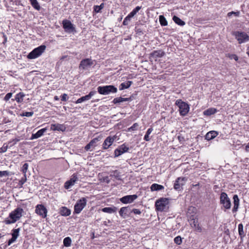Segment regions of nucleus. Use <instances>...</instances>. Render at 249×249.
Returning <instances> with one entry per match:
<instances>
[{"instance_id":"nucleus-3","label":"nucleus","mask_w":249,"mask_h":249,"mask_svg":"<svg viewBox=\"0 0 249 249\" xmlns=\"http://www.w3.org/2000/svg\"><path fill=\"white\" fill-rule=\"evenodd\" d=\"M175 104L178 107L179 112L181 115L185 116L188 113L190 107L188 104L178 99L176 101Z\"/></svg>"},{"instance_id":"nucleus-51","label":"nucleus","mask_w":249,"mask_h":249,"mask_svg":"<svg viewBox=\"0 0 249 249\" xmlns=\"http://www.w3.org/2000/svg\"><path fill=\"white\" fill-rule=\"evenodd\" d=\"M132 212L136 214H140L141 213V211L137 209H133V210H131V213Z\"/></svg>"},{"instance_id":"nucleus-44","label":"nucleus","mask_w":249,"mask_h":249,"mask_svg":"<svg viewBox=\"0 0 249 249\" xmlns=\"http://www.w3.org/2000/svg\"><path fill=\"white\" fill-rule=\"evenodd\" d=\"M131 17H129L128 15H127L124 19L123 21V25H127L129 23V22L130 21L131 19Z\"/></svg>"},{"instance_id":"nucleus-60","label":"nucleus","mask_w":249,"mask_h":249,"mask_svg":"<svg viewBox=\"0 0 249 249\" xmlns=\"http://www.w3.org/2000/svg\"><path fill=\"white\" fill-rule=\"evenodd\" d=\"M91 238V239H94L95 238L94 232L92 233Z\"/></svg>"},{"instance_id":"nucleus-54","label":"nucleus","mask_w":249,"mask_h":249,"mask_svg":"<svg viewBox=\"0 0 249 249\" xmlns=\"http://www.w3.org/2000/svg\"><path fill=\"white\" fill-rule=\"evenodd\" d=\"M16 240V239L12 237L8 242V245L10 246L11 244L14 243Z\"/></svg>"},{"instance_id":"nucleus-33","label":"nucleus","mask_w":249,"mask_h":249,"mask_svg":"<svg viewBox=\"0 0 249 249\" xmlns=\"http://www.w3.org/2000/svg\"><path fill=\"white\" fill-rule=\"evenodd\" d=\"M116 208H111V207H105L102 209V211L105 213H113L116 212Z\"/></svg>"},{"instance_id":"nucleus-45","label":"nucleus","mask_w":249,"mask_h":249,"mask_svg":"<svg viewBox=\"0 0 249 249\" xmlns=\"http://www.w3.org/2000/svg\"><path fill=\"white\" fill-rule=\"evenodd\" d=\"M9 175V172L7 171H0V177H6V176H8Z\"/></svg>"},{"instance_id":"nucleus-8","label":"nucleus","mask_w":249,"mask_h":249,"mask_svg":"<svg viewBox=\"0 0 249 249\" xmlns=\"http://www.w3.org/2000/svg\"><path fill=\"white\" fill-rule=\"evenodd\" d=\"M94 64V61L91 58H86L82 60L79 66L80 70H88Z\"/></svg>"},{"instance_id":"nucleus-12","label":"nucleus","mask_w":249,"mask_h":249,"mask_svg":"<svg viewBox=\"0 0 249 249\" xmlns=\"http://www.w3.org/2000/svg\"><path fill=\"white\" fill-rule=\"evenodd\" d=\"M138 197L137 195H127L121 197L120 201L124 204L131 203L133 202Z\"/></svg>"},{"instance_id":"nucleus-5","label":"nucleus","mask_w":249,"mask_h":249,"mask_svg":"<svg viewBox=\"0 0 249 249\" xmlns=\"http://www.w3.org/2000/svg\"><path fill=\"white\" fill-rule=\"evenodd\" d=\"M169 204V200L167 198H161L156 200L155 207L157 210L162 212L165 210Z\"/></svg>"},{"instance_id":"nucleus-63","label":"nucleus","mask_w":249,"mask_h":249,"mask_svg":"<svg viewBox=\"0 0 249 249\" xmlns=\"http://www.w3.org/2000/svg\"><path fill=\"white\" fill-rule=\"evenodd\" d=\"M247 54L249 55V48L247 49Z\"/></svg>"},{"instance_id":"nucleus-32","label":"nucleus","mask_w":249,"mask_h":249,"mask_svg":"<svg viewBox=\"0 0 249 249\" xmlns=\"http://www.w3.org/2000/svg\"><path fill=\"white\" fill-rule=\"evenodd\" d=\"M32 6L36 10H39L40 9V6L38 3L37 0H29Z\"/></svg>"},{"instance_id":"nucleus-39","label":"nucleus","mask_w":249,"mask_h":249,"mask_svg":"<svg viewBox=\"0 0 249 249\" xmlns=\"http://www.w3.org/2000/svg\"><path fill=\"white\" fill-rule=\"evenodd\" d=\"M104 7V4L103 3H101L100 5H95L94 6V11L96 13H99L101 12V10L103 9Z\"/></svg>"},{"instance_id":"nucleus-13","label":"nucleus","mask_w":249,"mask_h":249,"mask_svg":"<svg viewBox=\"0 0 249 249\" xmlns=\"http://www.w3.org/2000/svg\"><path fill=\"white\" fill-rule=\"evenodd\" d=\"M78 180L77 175L75 174H73L70 180L67 181L64 184V187L66 189H70L71 186H73L75 182Z\"/></svg>"},{"instance_id":"nucleus-49","label":"nucleus","mask_w":249,"mask_h":249,"mask_svg":"<svg viewBox=\"0 0 249 249\" xmlns=\"http://www.w3.org/2000/svg\"><path fill=\"white\" fill-rule=\"evenodd\" d=\"M191 225H194V227H196L198 230H200V228L198 226V225L197 224V221H196L195 219H193V223L191 224Z\"/></svg>"},{"instance_id":"nucleus-64","label":"nucleus","mask_w":249,"mask_h":249,"mask_svg":"<svg viewBox=\"0 0 249 249\" xmlns=\"http://www.w3.org/2000/svg\"><path fill=\"white\" fill-rule=\"evenodd\" d=\"M133 124L136 125V124H137V123H135Z\"/></svg>"},{"instance_id":"nucleus-18","label":"nucleus","mask_w":249,"mask_h":249,"mask_svg":"<svg viewBox=\"0 0 249 249\" xmlns=\"http://www.w3.org/2000/svg\"><path fill=\"white\" fill-rule=\"evenodd\" d=\"M165 53L162 50L154 51L150 54V57L156 60L157 58L161 57L164 56Z\"/></svg>"},{"instance_id":"nucleus-29","label":"nucleus","mask_w":249,"mask_h":249,"mask_svg":"<svg viewBox=\"0 0 249 249\" xmlns=\"http://www.w3.org/2000/svg\"><path fill=\"white\" fill-rule=\"evenodd\" d=\"M25 96V95L23 92H19L16 95L15 100L18 103H21L23 101Z\"/></svg>"},{"instance_id":"nucleus-1","label":"nucleus","mask_w":249,"mask_h":249,"mask_svg":"<svg viewBox=\"0 0 249 249\" xmlns=\"http://www.w3.org/2000/svg\"><path fill=\"white\" fill-rule=\"evenodd\" d=\"M23 212L24 211L22 208L20 207H18L15 210L10 213L9 217L10 218L11 220L6 219L5 220V223L6 224H10L15 223L22 216Z\"/></svg>"},{"instance_id":"nucleus-22","label":"nucleus","mask_w":249,"mask_h":249,"mask_svg":"<svg viewBox=\"0 0 249 249\" xmlns=\"http://www.w3.org/2000/svg\"><path fill=\"white\" fill-rule=\"evenodd\" d=\"M71 211L66 207H62L60 210V213L64 216H67L71 214Z\"/></svg>"},{"instance_id":"nucleus-15","label":"nucleus","mask_w":249,"mask_h":249,"mask_svg":"<svg viewBox=\"0 0 249 249\" xmlns=\"http://www.w3.org/2000/svg\"><path fill=\"white\" fill-rule=\"evenodd\" d=\"M129 148L125 144H123L120 146L117 149L114 151L115 157H119L123 153L127 152Z\"/></svg>"},{"instance_id":"nucleus-46","label":"nucleus","mask_w":249,"mask_h":249,"mask_svg":"<svg viewBox=\"0 0 249 249\" xmlns=\"http://www.w3.org/2000/svg\"><path fill=\"white\" fill-rule=\"evenodd\" d=\"M8 149V145L4 144L1 148H0V153L5 152Z\"/></svg>"},{"instance_id":"nucleus-10","label":"nucleus","mask_w":249,"mask_h":249,"mask_svg":"<svg viewBox=\"0 0 249 249\" xmlns=\"http://www.w3.org/2000/svg\"><path fill=\"white\" fill-rule=\"evenodd\" d=\"M62 24L65 32L71 33L75 31L74 27L70 20L67 19L63 20Z\"/></svg>"},{"instance_id":"nucleus-55","label":"nucleus","mask_w":249,"mask_h":249,"mask_svg":"<svg viewBox=\"0 0 249 249\" xmlns=\"http://www.w3.org/2000/svg\"><path fill=\"white\" fill-rule=\"evenodd\" d=\"M136 130V125H132L131 127H129L127 129V131H132Z\"/></svg>"},{"instance_id":"nucleus-34","label":"nucleus","mask_w":249,"mask_h":249,"mask_svg":"<svg viewBox=\"0 0 249 249\" xmlns=\"http://www.w3.org/2000/svg\"><path fill=\"white\" fill-rule=\"evenodd\" d=\"M71 240L70 237H67L64 239L63 244L66 247H69L71 246Z\"/></svg>"},{"instance_id":"nucleus-41","label":"nucleus","mask_w":249,"mask_h":249,"mask_svg":"<svg viewBox=\"0 0 249 249\" xmlns=\"http://www.w3.org/2000/svg\"><path fill=\"white\" fill-rule=\"evenodd\" d=\"M27 177L26 176H23V177L19 180L18 184L20 186V188H22L23 185L26 182Z\"/></svg>"},{"instance_id":"nucleus-11","label":"nucleus","mask_w":249,"mask_h":249,"mask_svg":"<svg viewBox=\"0 0 249 249\" xmlns=\"http://www.w3.org/2000/svg\"><path fill=\"white\" fill-rule=\"evenodd\" d=\"M36 213L41 216L42 218H45L47 216V210L42 204H38L36 207Z\"/></svg>"},{"instance_id":"nucleus-9","label":"nucleus","mask_w":249,"mask_h":249,"mask_svg":"<svg viewBox=\"0 0 249 249\" xmlns=\"http://www.w3.org/2000/svg\"><path fill=\"white\" fill-rule=\"evenodd\" d=\"M234 35L239 44L249 40V36L245 32H236Z\"/></svg>"},{"instance_id":"nucleus-50","label":"nucleus","mask_w":249,"mask_h":249,"mask_svg":"<svg viewBox=\"0 0 249 249\" xmlns=\"http://www.w3.org/2000/svg\"><path fill=\"white\" fill-rule=\"evenodd\" d=\"M12 93H11V92L8 93L4 97V100L5 101H8L10 99V98L12 97Z\"/></svg>"},{"instance_id":"nucleus-16","label":"nucleus","mask_w":249,"mask_h":249,"mask_svg":"<svg viewBox=\"0 0 249 249\" xmlns=\"http://www.w3.org/2000/svg\"><path fill=\"white\" fill-rule=\"evenodd\" d=\"M186 180L185 178H178L174 183V189L177 190H180L184 184Z\"/></svg>"},{"instance_id":"nucleus-21","label":"nucleus","mask_w":249,"mask_h":249,"mask_svg":"<svg viewBox=\"0 0 249 249\" xmlns=\"http://www.w3.org/2000/svg\"><path fill=\"white\" fill-rule=\"evenodd\" d=\"M47 130L46 128H42L37 131L36 133H33L31 138V140L37 139L42 136L45 132Z\"/></svg>"},{"instance_id":"nucleus-43","label":"nucleus","mask_w":249,"mask_h":249,"mask_svg":"<svg viewBox=\"0 0 249 249\" xmlns=\"http://www.w3.org/2000/svg\"><path fill=\"white\" fill-rule=\"evenodd\" d=\"M174 242L178 245H180L182 243V239L180 236H178L174 238Z\"/></svg>"},{"instance_id":"nucleus-42","label":"nucleus","mask_w":249,"mask_h":249,"mask_svg":"<svg viewBox=\"0 0 249 249\" xmlns=\"http://www.w3.org/2000/svg\"><path fill=\"white\" fill-rule=\"evenodd\" d=\"M28 164L27 163H24L21 169V171L23 174V176H26V173L28 170Z\"/></svg>"},{"instance_id":"nucleus-61","label":"nucleus","mask_w":249,"mask_h":249,"mask_svg":"<svg viewBox=\"0 0 249 249\" xmlns=\"http://www.w3.org/2000/svg\"><path fill=\"white\" fill-rule=\"evenodd\" d=\"M54 99L55 100H56V101L59 100V98L57 96H54Z\"/></svg>"},{"instance_id":"nucleus-7","label":"nucleus","mask_w":249,"mask_h":249,"mask_svg":"<svg viewBox=\"0 0 249 249\" xmlns=\"http://www.w3.org/2000/svg\"><path fill=\"white\" fill-rule=\"evenodd\" d=\"M87 204V200L85 197H82L78 200L74 207V212L79 213L85 208Z\"/></svg>"},{"instance_id":"nucleus-47","label":"nucleus","mask_w":249,"mask_h":249,"mask_svg":"<svg viewBox=\"0 0 249 249\" xmlns=\"http://www.w3.org/2000/svg\"><path fill=\"white\" fill-rule=\"evenodd\" d=\"M229 57L231 59H233L236 61H238V56L236 54H229Z\"/></svg>"},{"instance_id":"nucleus-6","label":"nucleus","mask_w":249,"mask_h":249,"mask_svg":"<svg viewBox=\"0 0 249 249\" xmlns=\"http://www.w3.org/2000/svg\"><path fill=\"white\" fill-rule=\"evenodd\" d=\"M220 202L223 208L226 210L230 209L231 207L230 199L228 197L227 194L225 192L221 193L220 197Z\"/></svg>"},{"instance_id":"nucleus-23","label":"nucleus","mask_w":249,"mask_h":249,"mask_svg":"<svg viewBox=\"0 0 249 249\" xmlns=\"http://www.w3.org/2000/svg\"><path fill=\"white\" fill-rule=\"evenodd\" d=\"M217 135V132L215 131H211L206 134L205 139L209 141L214 138Z\"/></svg>"},{"instance_id":"nucleus-17","label":"nucleus","mask_w":249,"mask_h":249,"mask_svg":"<svg viewBox=\"0 0 249 249\" xmlns=\"http://www.w3.org/2000/svg\"><path fill=\"white\" fill-rule=\"evenodd\" d=\"M96 93V91L95 90L91 91L89 94L86 95L84 96H83L80 98H79L76 101V104L81 103L83 102L89 100L93 95H94Z\"/></svg>"},{"instance_id":"nucleus-62","label":"nucleus","mask_w":249,"mask_h":249,"mask_svg":"<svg viewBox=\"0 0 249 249\" xmlns=\"http://www.w3.org/2000/svg\"><path fill=\"white\" fill-rule=\"evenodd\" d=\"M13 141H14L15 143H16L17 142L19 141V139H16L13 140Z\"/></svg>"},{"instance_id":"nucleus-20","label":"nucleus","mask_w":249,"mask_h":249,"mask_svg":"<svg viewBox=\"0 0 249 249\" xmlns=\"http://www.w3.org/2000/svg\"><path fill=\"white\" fill-rule=\"evenodd\" d=\"M234 206L232 211L233 213H236L239 205V199L237 195H234L233 196Z\"/></svg>"},{"instance_id":"nucleus-36","label":"nucleus","mask_w":249,"mask_h":249,"mask_svg":"<svg viewBox=\"0 0 249 249\" xmlns=\"http://www.w3.org/2000/svg\"><path fill=\"white\" fill-rule=\"evenodd\" d=\"M110 176L119 179L120 176V173L118 170L112 171L110 172Z\"/></svg>"},{"instance_id":"nucleus-38","label":"nucleus","mask_w":249,"mask_h":249,"mask_svg":"<svg viewBox=\"0 0 249 249\" xmlns=\"http://www.w3.org/2000/svg\"><path fill=\"white\" fill-rule=\"evenodd\" d=\"M141 9V7L140 6H137L135 9H134L132 12H131L128 15L131 18H132L134 17L137 13Z\"/></svg>"},{"instance_id":"nucleus-28","label":"nucleus","mask_w":249,"mask_h":249,"mask_svg":"<svg viewBox=\"0 0 249 249\" xmlns=\"http://www.w3.org/2000/svg\"><path fill=\"white\" fill-rule=\"evenodd\" d=\"M238 229L239 235L241 239L242 240L243 238L245 236L246 234L244 231L243 225L242 223H240L238 225Z\"/></svg>"},{"instance_id":"nucleus-14","label":"nucleus","mask_w":249,"mask_h":249,"mask_svg":"<svg viewBox=\"0 0 249 249\" xmlns=\"http://www.w3.org/2000/svg\"><path fill=\"white\" fill-rule=\"evenodd\" d=\"M120 215L123 218H125L130 216L131 210L129 207H123L119 212Z\"/></svg>"},{"instance_id":"nucleus-56","label":"nucleus","mask_w":249,"mask_h":249,"mask_svg":"<svg viewBox=\"0 0 249 249\" xmlns=\"http://www.w3.org/2000/svg\"><path fill=\"white\" fill-rule=\"evenodd\" d=\"M232 14H235L236 16H238L239 15V12H229L228 14V16H231Z\"/></svg>"},{"instance_id":"nucleus-30","label":"nucleus","mask_w":249,"mask_h":249,"mask_svg":"<svg viewBox=\"0 0 249 249\" xmlns=\"http://www.w3.org/2000/svg\"><path fill=\"white\" fill-rule=\"evenodd\" d=\"M173 20L177 24L180 26H183L185 24V23L184 21L182 20L178 17L174 16L173 18Z\"/></svg>"},{"instance_id":"nucleus-48","label":"nucleus","mask_w":249,"mask_h":249,"mask_svg":"<svg viewBox=\"0 0 249 249\" xmlns=\"http://www.w3.org/2000/svg\"><path fill=\"white\" fill-rule=\"evenodd\" d=\"M33 114V112H25L22 113V114L21 115L23 116L30 117L32 116Z\"/></svg>"},{"instance_id":"nucleus-2","label":"nucleus","mask_w":249,"mask_h":249,"mask_svg":"<svg viewBox=\"0 0 249 249\" xmlns=\"http://www.w3.org/2000/svg\"><path fill=\"white\" fill-rule=\"evenodd\" d=\"M117 89L113 85L99 86L97 88V91L102 95H108L110 93H115L117 92Z\"/></svg>"},{"instance_id":"nucleus-58","label":"nucleus","mask_w":249,"mask_h":249,"mask_svg":"<svg viewBox=\"0 0 249 249\" xmlns=\"http://www.w3.org/2000/svg\"><path fill=\"white\" fill-rule=\"evenodd\" d=\"M152 131H153V129H152V128H149V129L147 130V132H146V134H149V135L150 134H151V133L152 132Z\"/></svg>"},{"instance_id":"nucleus-27","label":"nucleus","mask_w":249,"mask_h":249,"mask_svg":"<svg viewBox=\"0 0 249 249\" xmlns=\"http://www.w3.org/2000/svg\"><path fill=\"white\" fill-rule=\"evenodd\" d=\"M150 189L152 191H156L163 189L164 187L161 185L154 183L151 186Z\"/></svg>"},{"instance_id":"nucleus-53","label":"nucleus","mask_w":249,"mask_h":249,"mask_svg":"<svg viewBox=\"0 0 249 249\" xmlns=\"http://www.w3.org/2000/svg\"><path fill=\"white\" fill-rule=\"evenodd\" d=\"M91 148H93L92 146L89 143L85 147L86 151H89Z\"/></svg>"},{"instance_id":"nucleus-26","label":"nucleus","mask_w":249,"mask_h":249,"mask_svg":"<svg viewBox=\"0 0 249 249\" xmlns=\"http://www.w3.org/2000/svg\"><path fill=\"white\" fill-rule=\"evenodd\" d=\"M132 84V81H128L125 83H122L121 84L119 87V89L120 90H123L124 89H128L130 87V86Z\"/></svg>"},{"instance_id":"nucleus-57","label":"nucleus","mask_w":249,"mask_h":249,"mask_svg":"<svg viewBox=\"0 0 249 249\" xmlns=\"http://www.w3.org/2000/svg\"><path fill=\"white\" fill-rule=\"evenodd\" d=\"M149 134H147L146 133L145 135L144 136V140L146 141H149L150 140V138H149Z\"/></svg>"},{"instance_id":"nucleus-4","label":"nucleus","mask_w":249,"mask_h":249,"mask_svg":"<svg viewBox=\"0 0 249 249\" xmlns=\"http://www.w3.org/2000/svg\"><path fill=\"white\" fill-rule=\"evenodd\" d=\"M46 48L45 45H41L35 48L28 54L27 56L28 58L32 59L39 57L44 52Z\"/></svg>"},{"instance_id":"nucleus-24","label":"nucleus","mask_w":249,"mask_h":249,"mask_svg":"<svg viewBox=\"0 0 249 249\" xmlns=\"http://www.w3.org/2000/svg\"><path fill=\"white\" fill-rule=\"evenodd\" d=\"M130 98H122L121 97L115 98L113 100V103L115 104L120 103L125 101H131Z\"/></svg>"},{"instance_id":"nucleus-35","label":"nucleus","mask_w":249,"mask_h":249,"mask_svg":"<svg viewBox=\"0 0 249 249\" xmlns=\"http://www.w3.org/2000/svg\"><path fill=\"white\" fill-rule=\"evenodd\" d=\"M159 21L161 26H165L167 25V21L165 17L163 15H160L159 16Z\"/></svg>"},{"instance_id":"nucleus-40","label":"nucleus","mask_w":249,"mask_h":249,"mask_svg":"<svg viewBox=\"0 0 249 249\" xmlns=\"http://www.w3.org/2000/svg\"><path fill=\"white\" fill-rule=\"evenodd\" d=\"M100 140V138H95L92 140L89 143L92 146L93 148L95 147L97 143Z\"/></svg>"},{"instance_id":"nucleus-25","label":"nucleus","mask_w":249,"mask_h":249,"mask_svg":"<svg viewBox=\"0 0 249 249\" xmlns=\"http://www.w3.org/2000/svg\"><path fill=\"white\" fill-rule=\"evenodd\" d=\"M217 112L216 108L213 107L209 108L203 112V114L206 116H210L215 114Z\"/></svg>"},{"instance_id":"nucleus-52","label":"nucleus","mask_w":249,"mask_h":249,"mask_svg":"<svg viewBox=\"0 0 249 249\" xmlns=\"http://www.w3.org/2000/svg\"><path fill=\"white\" fill-rule=\"evenodd\" d=\"M68 99V95L67 94L64 93L62 95L61 100L62 101H66Z\"/></svg>"},{"instance_id":"nucleus-31","label":"nucleus","mask_w":249,"mask_h":249,"mask_svg":"<svg viewBox=\"0 0 249 249\" xmlns=\"http://www.w3.org/2000/svg\"><path fill=\"white\" fill-rule=\"evenodd\" d=\"M51 129L53 130L64 131L66 129L65 125H51Z\"/></svg>"},{"instance_id":"nucleus-37","label":"nucleus","mask_w":249,"mask_h":249,"mask_svg":"<svg viewBox=\"0 0 249 249\" xmlns=\"http://www.w3.org/2000/svg\"><path fill=\"white\" fill-rule=\"evenodd\" d=\"M19 231H20V229L19 228H18V229H13L12 230V237L17 239V238L18 237V236H19Z\"/></svg>"},{"instance_id":"nucleus-59","label":"nucleus","mask_w":249,"mask_h":249,"mask_svg":"<svg viewBox=\"0 0 249 249\" xmlns=\"http://www.w3.org/2000/svg\"><path fill=\"white\" fill-rule=\"evenodd\" d=\"M246 150L247 151H249V142L248 143V144L246 146Z\"/></svg>"},{"instance_id":"nucleus-19","label":"nucleus","mask_w":249,"mask_h":249,"mask_svg":"<svg viewBox=\"0 0 249 249\" xmlns=\"http://www.w3.org/2000/svg\"><path fill=\"white\" fill-rule=\"evenodd\" d=\"M114 139L113 137H108L105 140L103 146L104 149H107L113 142Z\"/></svg>"}]
</instances>
